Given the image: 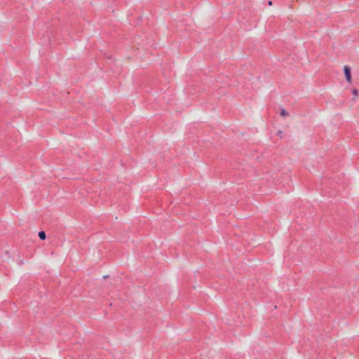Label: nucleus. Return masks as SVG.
Instances as JSON below:
<instances>
[{
    "instance_id": "obj_1",
    "label": "nucleus",
    "mask_w": 359,
    "mask_h": 359,
    "mask_svg": "<svg viewBox=\"0 0 359 359\" xmlns=\"http://www.w3.org/2000/svg\"><path fill=\"white\" fill-rule=\"evenodd\" d=\"M344 74H345L346 81L348 83H351L352 78H351V67H348V65H345L344 67Z\"/></svg>"
},
{
    "instance_id": "obj_2",
    "label": "nucleus",
    "mask_w": 359,
    "mask_h": 359,
    "mask_svg": "<svg viewBox=\"0 0 359 359\" xmlns=\"http://www.w3.org/2000/svg\"><path fill=\"white\" fill-rule=\"evenodd\" d=\"M39 237L41 240H45L46 238V233L44 231H39Z\"/></svg>"
},
{
    "instance_id": "obj_3",
    "label": "nucleus",
    "mask_w": 359,
    "mask_h": 359,
    "mask_svg": "<svg viewBox=\"0 0 359 359\" xmlns=\"http://www.w3.org/2000/svg\"><path fill=\"white\" fill-rule=\"evenodd\" d=\"M289 115L288 112L284 109H281L280 110V116H287Z\"/></svg>"
},
{
    "instance_id": "obj_4",
    "label": "nucleus",
    "mask_w": 359,
    "mask_h": 359,
    "mask_svg": "<svg viewBox=\"0 0 359 359\" xmlns=\"http://www.w3.org/2000/svg\"><path fill=\"white\" fill-rule=\"evenodd\" d=\"M352 93L355 96H356L358 94V90L357 89H353Z\"/></svg>"
},
{
    "instance_id": "obj_5",
    "label": "nucleus",
    "mask_w": 359,
    "mask_h": 359,
    "mask_svg": "<svg viewBox=\"0 0 359 359\" xmlns=\"http://www.w3.org/2000/svg\"><path fill=\"white\" fill-rule=\"evenodd\" d=\"M282 135L283 132L281 130H278L277 133V135L280 136V137H283Z\"/></svg>"
},
{
    "instance_id": "obj_6",
    "label": "nucleus",
    "mask_w": 359,
    "mask_h": 359,
    "mask_svg": "<svg viewBox=\"0 0 359 359\" xmlns=\"http://www.w3.org/2000/svg\"><path fill=\"white\" fill-rule=\"evenodd\" d=\"M272 4H273V3H272V1H269L268 2V5H269V6H272Z\"/></svg>"
}]
</instances>
